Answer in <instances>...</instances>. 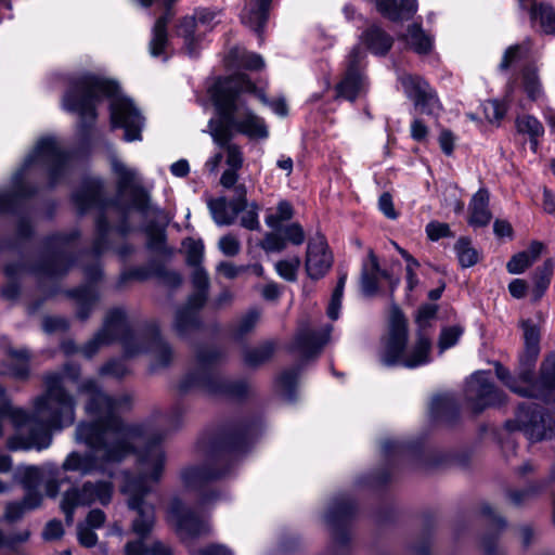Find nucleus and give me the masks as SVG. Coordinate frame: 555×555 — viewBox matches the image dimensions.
I'll list each match as a JSON object with an SVG mask.
<instances>
[{
  "instance_id": "nucleus-1",
  "label": "nucleus",
  "mask_w": 555,
  "mask_h": 555,
  "mask_svg": "<svg viewBox=\"0 0 555 555\" xmlns=\"http://www.w3.org/2000/svg\"><path fill=\"white\" fill-rule=\"evenodd\" d=\"M78 392L87 396L85 411L93 420L77 426L75 439L86 444L89 451L70 452L62 469L81 476L100 473L112 478L114 466L137 453V475L125 474L121 491L129 495L128 506L138 513L132 520L133 533L146 538L155 524V511L144 496L163 476L166 455L162 441L166 431L152 420L125 423L119 413L130 408L131 397L127 393L108 395L93 378L82 380Z\"/></svg>"
},
{
  "instance_id": "nucleus-2",
  "label": "nucleus",
  "mask_w": 555,
  "mask_h": 555,
  "mask_svg": "<svg viewBox=\"0 0 555 555\" xmlns=\"http://www.w3.org/2000/svg\"><path fill=\"white\" fill-rule=\"evenodd\" d=\"M73 403L61 389L57 376L47 377V392L34 400V413L12 405L7 390L0 385V436L3 434V420L9 417L16 429L7 447L11 451L42 450L51 444V429H62L73 424Z\"/></svg>"
},
{
  "instance_id": "nucleus-3",
  "label": "nucleus",
  "mask_w": 555,
  "mask_h": 555,
  "mask_svg": "<svg viewBox=\"0 0 555 555\" xmlns=\"http://www.w3.org/2000/svg\"><path fill=\"white\" fill-rule=\"evenodd\" d=\"M104 99L111 101L112 126L124 128L128 142L141 140L144 117L131 99L120 94L114 80L90 72L76 74L69 78L62 103L64 109L78 115L81 131L88 132L98 118L96 107Z\"/></svg>"
},
{
  "instance_id": "nucleus-4",
  "label": "nucleus",
  "mask_w": 555,
  "mask_h": 555,
  "mask_svg": "<svg viewBox=\"0 0 555 555\" xmlns=\"http://www.w3.org/2000/svg\"><path fill=\"white\" fill-rule=\"evenodd\" d=\"M113 171L117 176L118 195L128 194L130 204L109 202L104 196V184L101 179L88 178L81 186L72 195L73 203L79 214H85L91 209H98L101 215L96 219V237L94 240L92 251L95 256L101 255L107 248V234L109 232V221L107 215L115 212L119 217L115 230L122 236L131 231L129 224V211L131 208L138 210L143 217L150 214H156V208L152 207L149 194L140 185L138 172L127 167L119 160L112 164Z\"/></svg>"
},
{
  "instance_id": "nucleus-5",
  "label": "nucleus",
  "mask_w": 555,
  "mask_h": 555,
  "mask_svg": "<svg viewBox=\"0 0 555 555\" xmlns=\"http://www.w3.org/2000/svg\"><path fill=\"white\" fill-rule=\"evenodd\" d=\"M115 341L121 344L126 358L151 354V370L167 367L173 360V350L162 336L158 325L151 322L134 331L121 307L106 312L101 328L80 348V353L91 359Z\"/></svg>"
},
{
  "instance_id": "nucleus-6",
  "label": "nucleus",
  "mask_w": 555,
  "mask_h": 555,
  "mask_svg": "<svg viewBox=\"0 0 555 555\" xmlns=\"http://www.w3.org/2000/svg\"><path fill=\"white\" fill-rule=\"evenodd\" d=\"M256 91L255 83L246 74L237 73L219 78L210 89L217 118L209 120V132L214 141H232L234 132L250 140H264L269 129L264 120L245 106L241 93Z\"/></svg>"
},
{
  "instance_id": "nucleus-7",
  "label": "nucleus",
  "mask_w": 555,
  "mask_h": 555,
  "mask_svg": "<svg viewBox=\"0 0 555 555\" xmlns=\"http://www.w3.org/2000/svg\"><path fill=\"white\" fill-rule=\"evenodd\" d=\"M259 424L246 421L225 428L211 443L209 461L205 465L190 466L181 472L184 486L201 494V504L209 503L216 494L207 490L208 485L229 473V464L244 454L255 436Z\"/></svg>"
},
{
  "instance_id": "nucleus-8",
  "label": "nucleus",
  "mask_w": 555,
  "mask_h": 555,
  "mask_svg": "<svg viewBox=\"0 0 555 555\" xmlns=\"http://www.w3.org/2000/svg\"><path fill=\"white\" fill-rule=\"evenodd\" d=\"M69 160V153L62 147L57 138L48 135L39 139L33 152L25 158L22 168L14 175L13 189L0 191V214L12 211L20 198L35 193V190L24 182L33 169H42L48 176L50 186H54L66 175Z\"/></svg>"
},
{
  "instance_id": "nucleus-9",
  "label": "nucleus",
  "mask_w": 555,
  "mask_h": 555,
  "mask_svg": "<svg viewBox=\"0 0 555 555\" xmlns=\"http://www.w3.org/2000/svg\"><path fill=\"white\" fill-rule=\"evenodd\" d=\"M437 305L426 304L420 307L416 314L418 325L417 339L412 349L406 352L408 325L406 320L399 310L391 313L389 334L382 354V362L386 366L400 365L415 369L430 362L431 340L426 330L436 320Z\"/></svg>"
},
{
  "instance_id": "nucleus-10",
  "label": "nucleus",
  "mask_w": 555,
  "mask_h": 555,
  "mask_svg": "<svg viewBox=\"0 0 555 555\" xmlns=\"http://www.w3.org/2000/svg\"><path fill=\"white\" fill-rule=\"evenodd\" d=\"M76 238V233L51 235L46 241V251L39 262L31 266L24 261L8 263L4 267L8 282L1 289V296L8 300L16 299L20 295L18 281L26 273L51 281L64 276L73 266L72 242Z\"/></svg>"
},
{
  "instance_id": "nucleus-11",
  "label": "nucleus",
  "mask_w": 555,
  "mask_h": 555,
  "mask_svg": "<svg viewBox=\"0 0 555 555\" xmlns=\"http://www.w3.org/2000/svg\"><path fill=\"white\" fill-rule=\"evenodd\" d=\"M223 356V351L217 347L199 348L195 356V367L181 377L177 385L178 391L184 395L193 390H202L208 395L231 399L246 397L250 389L246 379H232L223 376L217 370Z\"/></svg>"
},
{
  "instance_id": "nucleus-12",
  "label": "nucleus",
  "mask_w": 555,
  "mask_h": 555,
  "mask_svg": "<svg viewBox=\"0 0 555 555\" xmlns=\"http://www.w3.org/2000/svg\"><path fill=\"white\" fill-rule=\"evenodd\" d=\"M495 374L513 392L529 398L550 401L555 396V352L551 353L541 364L540 376L531 379L529 370L522 371L518 378L511 376L502 364H495Z\"/></svg>"
},
{
  "instance_id": "nucleus-13",
  "label": "nucleus",
  "mask_w": 555,
  "mask_h": 555,
  "mask_svg": "<svg viewBox=\"0 0 555 555\" xmlns=\"http://www.w3.org/2000/svg\"><path fill=\"white\" fill-rule=\"evenodd\" d=\"M193 294L184 307L176 312L175 330L180 336H186L201 326L199 309L205 305L208 296L209 278L203 267L194 268L192 273Z\"/></svg>"
},
{
  "instance_id": "nucleus-14",
  "label": "nucleus",
  "mask_w": 555,
  "mask_h": 555,
  "mask_svg": "<svg viewBox=\"0 0 555 555\" xmlns=\"http://www.w3.org/2000/svg\"><path fill=\"white\" fill-rule=\"evenodd\" d=\"M113 483L109 480L86 481L81 487H73L67 490L61 503L68 525L73 522L74 511L79 506H89L93 503L107 505L113 495Z\"/></svg>"
},
{
  "instance_id": "nucleus-15",
  "label": "nucleus",
  "mask_w": 555,
  "mask_h": 555,
  "mask_svg": "<svg viewBox=\"0 0 555 555\" xmlns=\"http://www.w3.org/2000/svg\"><path fill=\"white\" fill-rule=\"evenodd\" d=\"M509 430H520L531 441H540L553 437L555 422L534 403H522L518 406L514 421H508Z\"/></svg>"
},
{
  "instance_id": "nucleus-16",
  "label": "nucleus",
  "mask_w": 555,
  "mask_h": 555,
  "mask_svg": "<svg viewBox=\"0 0 555 555\" xmlns=\"http://www.w3.org/2000/svg\"><path fill=\"white\" fill-rule=\"evenodd\" d=\"M356 512V503L347 494H339L330 502L324 517L333 539L338 545L344 546L348 543Z\"/></svg>"
},
{
  "instance_id": "nucleus-17",
  "label": "nucleus",
  "mask_w": 555,
  "mask_h": 555,
  "mask_svg": "<svg viewBox=\"0 0 555 555\" xmlns=\"http://www.w3.org/2000/svg\"><path fill=\"white\" fill-rule=\"evenodd\" d=\"M83 272L88 282L67 292V296L75 300L76 317L80 321L89 319L100 300V293L95 282L102 276V271L98 262L86 267Z\"/></svg>"
},
{
  "instance_id": "nucleus-18",
  "label": "nucleus",
  "mask_w": 555,
  "mask_h": 555,
  "mask_svg": "<svg viewBox=\"0 0 555 555\" xmlns=\"http://www.w3.org/2000/svg\"><path fill=\"white\" fill-rule=\"evenodd\" d=\"M465 398L476 413L503 402V393L492 384L487 372H477L467 379Z\"/></svg>"
},
{
  "instance_id": "nucleus-19",
  "label": "nucleus",
  "mask_w": 555,
  "mask_h": 555,
  "mask_svg": "<svg viewBox=\"0 0 555 555\" xmlns=\"http://www.w3.org/2000/svg\"><path fill=\"white\" fill-rule=\"evenodd\" d=\"M168 520L183 540L197 538L208 531L207 524L179 499H173L168 508Z\"/></svg>"
},
{
  "instance_id": "nucleus-20",
  "label": "nucleus",
  "mask_w": 555,
  "mask_h": 555,
  "mask_svg": "<svg viewBox=\"0 0 555 555\" xmlns=\"http://www.w3.org/2000/svg\"><path fill=\"white\" fill-rule=\"evenodd\" d=\"M404 93L414 101L415 107L422 114L435 115L440 104L435 91L427 81L420 76L403 74L399 77Z\"/></svg>"
},
{
  "instance_id": "nucleus-21",
  "label": "nucleus",
  "mask_w": 555,
  "mask_h": 555,
  "mask_svg": "<svg viewBox=\"0 0 555 555\" xmlns=\"http://www.w3.org/2000/svg\"><path fill=\"white\" fill-rule=\"evenodd\" d=\"M331 325L312 326L309 323L299 325L294 337L293 349L304 359L318 356L330 339Z\"/></svg>"
},
{
  "instance_id": "nucleus-22",
  "label": "nucleus",
  "mask_w": 555,
  "mask_h": 555,
  "mask_svg": "<svg viewBox=\"0 0 555 555\" xmlns=\"http://www.w3.org/2000/svg\"><path fill=\"white\" fill-rule=\"evenodd\" d=\"M363 59L364 53L359 47H354L349 53L346 74L336 87L338 96L354 101L365 90L364 76L360 69Z\"/></svg>"
},
{
  "instance_id": "nucleus-23",
  "label": "nucleus",
  "mask_w": 555,
  "mask_h": 555,
  "mask_svg": "<svg viewBox=\"0 0 555 555\" xmlns=\"http://www.w3.org/2000/svg\"><path fill=\"white\" fill-rule=\"evenodd\" d=\"M332 255L327 251L325 237L317 234L309 240L306 255V270L311 279L322 278L332 266Z\"/></svg>"
},
{
  "instance_id": "nucleus-24",
  "label": "nucleus",
  "mask_w": 555,
  "mask_h": 555,
  "mask_svg": "<svg viewBox=\"0 0 555 555\" xmlns=\"http://www.w3.org/2000/svg\"><path fill=\"white\" fill-rule=\"evenodd\" d=\"M390 279L386 270H382L378 259L372 249L367 253V260L362 263L361 291L365 296H373L378 291L379 279Z\"/></svg>"
},
{
  "instance_id": "nucleus-25",
  "label": "nucleus",
  "mask_w": 555,
  "mask_h": 555,
  "mask_svg": "<svg viewBox=\"0 0 555 555\" xmlns=\"http://www.w3.org/2000/svg\"><path fill=\"white\" fill-rule=\"evenodd\" d=\"M176 34L183 39L185 53L191 57H196L202 49L204 34L198 31L195 17L181 18L176 27Z\"/></svg>"
},
{
  "instance_id": "nucleus-26",
  "label": "nucleus",
  "mask_w": 555,
  "mask_h": 555,
  "mask_svg": "<svg viewBox=\"0 0 555 555\" xmlns=\"http://www.w3.org/2000/svg\"><path fill=\"white\" fill-rule=\"evenodd\" d=\"M173 17L172 8L165 7L163 15H160L152 29V38L149 44L152 56L157 57L164 54L168 44L167 25Z\"/></svg>"
},
{
  "instance_id": "nucleus-27",
  "label": "nucleus",
  "mask_w": 555,
  "mask_h": 555,
  "mask_svg": "<svg viewBox=\"0 0 555 555\" xmlns=\"http://www.w3.org/2000/svg\"><path fill=\"white\" fill-rule=\"evenodd\" d=\"M272 0H256L242 12L241 20L244 25L261 34L269 15Z\"/></svg>"
},
{
  "instance_id": "nucleus-28",
  "label": "nucleus",
  "mask_w": 555,
  "mask_h": 555,
  "mask_svg": "<svg viewBox=\"0 0 555 555\" xmlns=\"http://www.w3.org/2000/svg\"><path fill=\"white\" fill-rule=\"evenodd\" d=\"M469 223L474 227L487 225L491 218L489 209V192L486 189H480L476 192L469 203Z\"/></svg>"
},
{
  "instance_id": "nucleus-29",
  "label": "nucleus",
  "mask_w": 555,
  "mask_h": 555,
  "mask_svg": "<svg viewBox=\"0 0 555 555\" xmlns=\"http://www.w3.org/2000/svg\"><path fill=\"white\" fill-rule=\"evenodd\" d=\"M376 7L391 21L408 20L416 12V0H377Z\"/></svg>"
},
{
  "instance_id": "nucleus-30",
  "label": "nucleus",
  "mask_w": 555,
  "mask_h": 555,
  "mask_svg": "<svg viewBox=\"0 0 555 555\" xmlns=\"http://www.w3.org/2000/svg\"><path fill=\"white\" fill-rule=\"evenodd\" d=\"M261 313L258 309L251 308L229 326V333L235 341L243 340L247 335L253 333L260 320Z\"/></svg>"
},
{
  "instance_id": "nucleus-31",
  "label": "nucleus",
  "mask_w": 555,
  "mask_h": 555,
  "mask_svg": "<svg viewBox=\"0 0 555 555\" xmlns=\"http://www.w3.org/2000/svg\"><path fill=\"white\" fill-rule=\"evenodd\" d=\"M42 495L40 492L25 493V496L20 502H9L5 506L4 519L13 522L21 519L28 511H33L40 506Z\"/></svg>"
},
{
  "instance_id": "nucleus-32",
  "label": "nucleus",
  "mask_w": 555,
  "mask_h": 555,
  "mask_svg": "<svg viewBox=\"0 0 555 555\" xmlns=\"http://www.w3.org/2000/svg\"><path fill=\"white\" fill-rule=\"evenodd\" d=\"M366 48L374 54L384 55L392 47V38L378 26L369 27L362 35Z\"/></svg>"
},
{
  "instance_id": "nucleus-33",
  "label": "nucleus",
  "mask_w": 555,
  "mask_h": 555,
  "mask_svg": "<svg viewBox=\"0 0 555 555\" xmlns=\"http://www.w3.org/2000/svg\"><path fill=\"white\" fill-rule=\"evenodd\" d=\"M430 414L436 420L451 422L459 413V406L452 395H438L430 402Z\"/></svg>"
},
{
  "instance_id": "nucleus-34",
  "label": "nucleus",
  "mask_w": 555,
  "mask_h": 555,
  "mask_svg": "<svg viewBox=\"0 0 555 555\" xmlns=\"http://www.w3.org/2000/svg\"><path fill=\"white\" fill-rule=\"evenodd\" d=\"M208 208L214 221L220 227L233 224L240 214L225 197L210 199Z\"/></svg>"
},
{
  "instance_id": "nucleus-35",
  "label": "nucleus",
  "mask_w": 555,
  "mask_h": 555,
  "mask_svg": "<svg viewBox=\"0 0 555 555\" xmlns=\"http://www.w3.org/2000/svg\"><path fill=\"white\" fill-rule=\"evenodd\" d=\"M146 234V248L157 255H171V250L166 245V234L164 227L151 221L144 227Z\"/></svg>"
},
{
  "instance_id": "nucleus-36",
  "label": "nucleus",
  "mask_w": 555,
  "mask_h": 555,
  "mask_svg": "<svg viewBox=\"0 0 555 555\" xmlns=\"http://www.w3.org/2000/svg\"><path fill=\"white\" fill-rule=\"evenodd\" d=\"M531 18L539 21L542 30L555 34V9L543 2H533L530 9Z\"/></svg>"
},
{
  "instance_id": "nucleus-37",
  "label": "nucleus",
  "mask_w": 555,
  "mask_h": 555,
  "mask_svg": "<svg viewBox=\"0 0 555 555\" xmlns=\"http://www.w3.org/2000/svg\"><path fill=\"white\" fill-rule=\"evenodd\" d=\"M524 331L526 357L533 362L539 353L540 347V330L538 325L531 320L521 322Z\"/></svg>"
},
{
  "instance_id": "nucleus-38",
  "label": "nucleus",
  "mask_w": 555,
  "mask_h": 555,
  "mask_svg": "<svg viewBox=\"0 0 555 555\" xmlns=\"http://www.w3.org/2000/svg\"><path fill=\"white\" fill-rule=\"evenodd\" d=\"M157 259H151L146 264L133 267L122 271L118 279L117 286L122 287L130 280L143 282L151 278H155L154 266H157Z\"/></svg>"
},
{
  "instance_id": "nucleus-39",
  "label": "nucleus",
  "mask_w": 555,
  "mask_h": 555,
  "mask_svg": "<svg viewBox=\"0 0 555 555\" xmlns=\"http://www.w3.org/2000/svg\"><path fill=\"white\" fill-rule=\"evenodd\" d=\"M406 42L418 54L428 53L433 47V39L426 35L420 25H411L405 36Z\"/></svg>"
},
{
  "instance_id": "nucleus-40",
  "label": "nucleus",
  "mask_w": 555,
  "mask_h": 555,
  "mask_svg": "<svg viewBox=\"0 0 555 555\" xmlns=\"http://www.w3.org/2000/svg\"><path fill=\"white\" fill-rule=\"evenodd\" d=\"M274 350V343L266 341L257 347L247 349L244 352V362L248 366H259L267 362L273 356Z\"/></svg>"
},
{
  "instance_id": "nucleus-41",
  "label": "nucleus",
  "mask_w": 555,
  "mask_h": 555,
  "mask_svg": "<svg viewBox=\"0 0 555 555\" xmlns=\"http://www.w3.org/2000/svg\"><path fill=\"white\" fill-rule=\"evenodd\" d=\"M522 87L527 96L532 101H538L544 95L542 83L534 67L527 66L522 69Z\"/></svg>"
},
{
  "instance_id": "nucleus-42",
  "label": "nucleus",
  "mask_w": 555,
  "mask_h": 555,
  "mask_svg": "<svg viewBox=\"0 0 555 555\" xmlns=\"http://www.w3.org/2000/svg\"><path fill=\"white\" fill-rule=\"evenodd\" d=\"M51 375H54V376H57L59 379H60V385H61V389L72 400V403H73V422L75 421V406H76V401H75V398L65 389L64 385H65V380L68 379L70 382H76L79 376H80V367L79 365L77 364H73V363H68V364H65L62 372H52V373H48L44 375L43 377V383H44V392H47V377L51 376Z\"/></svg>"
},
{
  "instance_id": "nucleus-43",
  "label": "nucleus",
  "mask_w": 555,
  "mask_h": 555,
  "mask_svg": "<svg viewBox=\"0 0 555 555\" xmlns=\"http://www.w3.org/2000/svg\"><path fill=\"white\" fill-rule=\"evenodd\" d=\"M299 375V367L283 371L278 378V388L284 398L293 402L296 400L295 388Z\"/></svg>"
},
{
  "instance_id": "nucleus-44",
  "label": "nucleus",
  "mask_w": 555,
  "mask_h": 555,
  "mask_svg": "<svg viewBox=\"0 0 555 555\" xmlns=\"http://www.w3.org/2000/svg\"><path fill=\"white\" fill-rule=\"evenodd\" d=\"M454 249L456 251L459 262L463 268H469L477 263L478 253L472 246V243L467 237L459 238Z\"/></svg>"
},
{
  "instance_id": "nucleus-45",
  "label": "nucleus",
  "mask_w": 555,
  "mask_h": 555,
  "mask_svg": "<svg viewBox=\"0 0 555 555\" xmlns=\"http://www.w3.org/2000/svg\"><path fill=\"white\" fill-rule=\"evenodd\" d=\"M516 128L519 133L529 137H542L544 133L543 125L531 115H522L516 119Z\"/></svg>"
},
{
  "instance_id": "nucleus-46",
  "label": "nucleus",
  "mask_w": 555,
  "mask_h": 555,
  "mask_svg": "<svg viewBox=\"0 0 555 555\" xmlns=\"http://www.w3.org/2000/svg\"><path fill=\"white\" fill-rule=\"evenodd\" d=\"M293 218V207L288 202L282 201L278 204L276 211L266 217V224L273 229L280 230L282 222Z\"/></svg>"
},
{
  "instance_id": "nucleus-47",
  "label": "nucleus",
  "mask_w": 555,
  "mask_h": 555,
  "mask_svg": "<svg viewBox=\"0 0 555 555\" xmlns=\"http://www.w3.org/2000/svg\"><path fill=\"white\" fill-rule=\"evenodd\" d=\"M42 469L37 466H27L24 468L21 485L25 489L26 493L39 492V487L42 481Z\"/></svg>"
},
{
  "instance_id": "nucleus-48",
  "label": "nucleus",
  "mask_w": 555,
  "mask_h": 555,
  "mask_svg": "<svg viewBox=\"0 0 555 555\" xmlns=\"http://www.w3.org/2000/svg\"><path fill=\"white\" fill-rule=\"evenodd\" d=\"M543 483H532L521 490H508L506 492L507 499L515 506H521L524 503L532 499L537 493L542 491Z\"/></svg>"
},
{
  "instance_id": "nucleus-49",
  "label": "nucleus",
  "mask_w": 555,
  "mask_h": 555,
  "mask_svg": "<svg viewBox=\"0 0 555 555\" xmlns=\"http://www.w3.org/2000/svg\"><path fill=\"white\" fill-rule=\"evenodd\" d=\"M346 281H347V273L346 272L340 273L337 285L333 292L331 302L327 308V315L332 320L338 319Z\"/></svg>"
},
{
  "instance_id": "nucleus-50",
  "label": "nucleus",
  "mask_w": 555,
  "mask_h": 555,
  "mask_svg": "<svg viewBox=\"0 0 555 555\" xmlns=\"http://www.w3.org/2000/svg\"><path fill=\"white\" fill-rule=\"evenodd\" d=\"M463 332L464 328L460 325H452L442 328L438 341L440 352H444L447 349L455 346Z\"/></svg>"
},
{
  "instance_id": "nucleus-51",
  "label": "nucleus",
  "mask_w": 555,
  "mask_h": 555,
  "mask_svg": "<svg viewBox=\"0 0 555 555\" xmlns=\"http://www.w3.org/2000/svg\"><path fill=\"white\" fill-rule=\"evenodd\" d=\"M220 147L224 149L227 156V165L234 170H238L243 165V154L241 147L231 141L220 142L215 141Z\"/></svg>"
},
{
  "instance_id": "nucleus-52",
  "label": "nucleus",
  "mask_w": 555,
  "mask_h": 555,
  "mask_svg": "<svg viewBox=\"0 0 555 555\" xmlns=\"http://www.w3.org/2000/svg\"><path fill=\"white\" fill-rule=\"evenodd\" d=\"M553 269H554L553 260L547 259L544 261L543 266L537 270V273L534 276L535 287H537V298H540L542 293L546 289L548 282H550V276L553 273Z\"/></svg>"
},
{
  "instance_id": "nucleus-53",
  "label": "nucleus",
  "mask_w": 555,
  "mask_h": 555,
  "mask_svg": "<svg viewBox=\"0 0 555 555\" xmlns=\"http://www.w3.org/2000/svg\"><path fill=\"white\" fill-rule=\"evenodd\" d=\"M300 267V259L295 257L291 260H281L275 264L278 274L286 281L294 282L297 279V271Z\"/></svg>"
},
{
  "instance_id": "nucleus-54",
  "label": "nucleus",
  "mask_w": 555,
  "mask_h": 555,
  "mask_svg": "<svg viewBox=\"0 0 555 555\" xmlns=\"http://www.w3.org/2000/svg\"><path fill=\"white\" fill-rule=\"evenodd\" d=\"M275 230L264 235L260 243L261 248L267 253H280L286 248L285 238Z\"/></svg>"
},
{
  "instance_id": "nucleus-55",
  "label": "nucleus",
  "mask_w": 555,
  "mask_h": 555,
  "mask_svg": "<svg viewBox=\"0 0 555 555\" xmlns=\"http://www.w3.org/2000/svg\"><path fill=\"white\" fill-rule=\"evenodd\" d=\"M11 356L17 363L12 367V375L16 378L24 379L28 376V351L27 350H14Z\"/></svg>"
},
{
  "instance_id": "nucleus-56",
  "label": "nucleus",
  "mask_w": 555,
  "mask_h": 555,
  "mask_svg": "<svg viewBox=\"0 0 555 555\" xmlns=\"http://www.w3.org/2000/svg\"><path fill=\"white\" fill-rule=\"evenodd\" d=\"M155 267V278L162 281L165 285H168L170 287H177L181 284L182 279L181 275L176 272L168 270L162 261L158 260L157 266Z\"/></svg>"
},
{
  "instance_id": "nucleus-57",
  "label": "nucleus",
  "mask_w": 555,
  "mask_h": 555,
  "mask_svg": "<svg viewBox=\"0 0 555 555\" xmlns=\"http://www.w3.org/2000/svg\"><path fill=\"white\" fill-rule=\"evenodd\" d=\"M258 210L259 206L255 202L248 204V207L242 211L241 225L250 231L259 230Z\"/></svg>"
},
{
  "instance_id": "nucleus-58",
  "label": "nucleus",
  "mask_w": 555,
  "mask_h": 555,
  "mask_svg": "<svg viewBox=\"0 0 555 555\" xmlns=\"http://www.w3.org/2000/svg\"><path fill=\"white\" fill-rule=\"evenodd\" d=\"M100 375H108L115 378H122L129 373L128 367L120 359H112L101 366Z\"/></svg>"
},
{
  "instance_id": "nucleus-59",
  "label": "nucleus",
  "mask_w": 555,
  "mask_h": 555,
  "mask_svg": "<svg viewBox=\"0 0 555 555\" xmlns=\"http://www.w3.org/2000/svg\"><path fill=\"white\" fill-rule=\"evenodd\" d=\"M186 247V262L189 266L196 268L202 267L201 262L204 257V245L202 242L189 240Z\"/></svg>"
},
{
  "instance_id": "nucleus-60",
  "label": "nucleus",
  "mask_w": 555,
  "mask_h": 555,
  "mask_svg": "<svg viewBox=\"0 0 555 555\" xmlns=\"http://www.w3.org/2000/svg\"><path fill=\"white\" fill-rule=\"evenodd\" d=\"M279 231L283 234L286 243L289 242L294 245H301L305 241L304 229L297 222L291 223L284 228H280Z\"/></svg>"
},
{
  "instance_id": "nucleus-61",
  "label": "nucleus",
  "mask_w": 555,
  "mask_h": 555,
  "mask_svg": "<svg viewBox=\"0 0 555 555\" xmlns=\"http://www.w3.org/2000/svg\"><path fill=\"white\" fill-rule=\"evenodd\" d=\"M483 111L487 119L490 122H494L500 121L504 117L506 107L498 100H489L485 103Z\"/></svg>"
},
{
  "instance_id": "nucleus-62",
  "label": "nucleus",
  "mask_w": 555,
  "mask_h": 555,
  "mask_svg": "<svg viewBox=\"0 0 555 555\" xmlns=\"http://www.w3.org/2000/svg\"><path fill=\"white\" fill-rule=\"evenodd\" d=\"M531 264L532 262L530 261L528 255L520 251L511 258L506 264V268L507 271L512 274H520Z\"/></svg>"
},
{
  "instance_id": "nucleus-63",
  "label": "nucleus",
  "mask_w": 555,
  "mask_h": 555,
  "mask_svg": "<svg viewBox=\"0 0 555 555\" xmlns=\"http://www.w3.org/2000/svg\"><path fill=\"white\" fill-rule=\"evenodd\" d=\"M221 253L228 257L237 255L241 250V244L236 236L227 234L219 240L218 243Z\"/></svg>"
},
{
  "instance_id": "nucleus-64",
  "label": "nucleus",
  "mask_w": 555,
  "mask_h": 555,
  "mask_svg": "<svg viewBox=\"0 0 555 555\" xmlns=\"http://www.w3.org/2000/svg\"><path fill=\"white\" fill-rule=\"evenodd\" d=\"M69 327V322L63 317H46L42 320V328L46 333L65 332Z\"/></svg>"
}]
</instances>
